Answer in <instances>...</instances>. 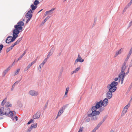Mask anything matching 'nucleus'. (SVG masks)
Segmentation results:
<instances>
[{
  "label": "nucleus",
  "mask_w": 132,
  "mask_h": 132,
  "mask_svg": "<svg viewBox=\"0 0 132 132\" xmlns=\"http://www.w3.org/2000/svg\"><path fill=\"white\" fill-rule=\"evenodd\" d=\"M69 87H67L66 89V90L65 91V94L64 95V96L67 97V94L68 92V91L69 90Z\"/></svg>",
  "instance_id": "aec40b11"
},
{
  "label": "nucleus",
  "mask_w": 132,
  "mask_h": 132,
  "mask_svg": "<svg viewBox=\"0 0 132 132\" xmlns=\"http://www.w3.org/2000/svg\"><path fill=\"white\" fill-rule=\"evenodd\" d=\"M127 9H128L127 8V7H125V8H124V9L123 10V12H125L126 11V10Z\"/></svg>",
  "instance_id": "4d7b16f0"
},
{
  "label": "nucleus",
  "mask_w": 132,
  "mask_h": 132,
  "mask_svg": "<svg viewBox=\"0 0 132 132\" xmlns=\"http://www.w3.org/2000/svg\"><path fill=\"white\" fill-rule=\"evenodd\" d=\"M103 122L102 121H101L97 125L99 127H100V126L102 125V123Z\"/></svg>",
  "instance_id": "f704fd0d"
},
{
  "label": "nucleus",
  "mask_w": 132,
  "mask_h": 132,
  "mask_svg": "<svg viewBox=\"0 0 132 132\" xmlns=\"http://www.w3.org/2000/svg\"><path fill=\"white\" fill-rule=\"evenodd\" d=\"M103 102V105L104 106H106L108 104V100L107 98H105L103 101H102Z\"/></svg>",
  "instance_id": "4468645a"
},
{
  "label": "nucleus",
  "mask_w": 132,
  "mask_h": 132,
  "mask_svg": "<svg viewBox=\"0 0 132 132\" xmlns=\"http://www.w3.org/2000/svg\"><path fill=\"white\" fill-rule=\"evenodd\" d=\"M99 109V112H102L104 110V108L103 107H100Z\"/></svg>",
  "instance_id": "473e14b6"
},
{
  "label": "nucleus",
  "mask_w": 132,
  "mask_h": 132,
  "mask_svg": "<svg viewBox=\"0 0 132 132\" xmlns=\"http://www.w3.org/2000/svg\"><path fill=\"white\" fill-rule=\"evenodd\" d=\"M30 7L31 8L32 10H34L37 8V6H35L33 4H32L31 5Z\"/></svg>",
  "instance_id": "f3484780"
},
{
  "label": "nucleus",
  "mask_w": 132,
  "mask_h": 132,
  "mask_svg": "<svg viewBox=\"0 0 132 132\" xmlns=\"http://www.w3.org/2000/svg\"><path fill=\"white\" fill-rule=\"evenodd\" d=\"M117 82L113 81L110 84H109L107 87L109 90V91L106 93V97L109 99H110L112 96V93L114 92L117 89L116 87L118 85Z\"/></svg>",
  "instance_id": "f257e3e1"
},
{
  "label": "nucleus",
  "mask_w": 132,
  "mask_h": 132,
  "mask_svg": "<svg viewBox=\"0 0 132 132\" xmlns=\"http://www.w3.org/2000/svg\"><path fill=\"white\" fill-rule=\"evenodd\" d=\"M83 128H84L83 127H80L78 131H79L80 132H81L82 131Z\"/></svg>",
  "instance_id": "a19ab883"
},
{
  "label": "nucleus",
  "mask_w": 132,
  "mask_h": 132,
  "mask_svg": "<svg viewBox=\"0 0 132 132\" xmlns=\"http://www.w3.org/2000/svg\"><path fill=\"white\" fill-rule=\"evenodd\" d=\"M32 10L30 9L26 15V16H32Z\"/></svg>",
  "instance_id": "dca6fc26"
},
{
  "label": "nucleus",
  "mask_w": 132,
  "mask_h": 132,
  "mask_svg": "<svg viewBox=\"0 0 132 132\" xmlns=\"http://www.w3.org/2000/svg\"><path fill=\"white\" fill-rule=\"evenodd\" d=\"M3 44H0V53L2 52V50L3 47Z\"/></svg>",
  "instance_id": "c756f323"
},
{
  "label": "nucleus",
  "mask_w": 132,
  "mask_h": 132,
  "mask_svg": "<svg viewBox=\"0 0 132 132\" xmlns=\"http://www.w3.org/2000/svg\"><path fill=\"white\" fill-rule=\"evenodd\" d=\"M129 68H129L128 69V70H127V71L126 73V75L128 74V73H129Z\"/></svg>",
  "instance_id": "6e6d98bb"
},
{
  "label": "nucleus",
  "mask_w": 132,
  "mask_h": 132,
  "mask_svg": "<svg viewBox=\"0 0 132 132\" xmlns=\"http://www.w3.org/2000/svg\"><path fill=\"white\" fill-rule=\"evenodd\" d=\"M5 112V109H4V108L3 107H2L0 109V116L1 114H1L2 112Z\"/></svg>",
  "instance_id": "a211bd4d"
},
{
  "label": "nucleus",
  "mask_w": 132,
  "mask_h": 132,
  "mask_svg": "<svg viewBox=\"0 0 132 132\" xmlns=\"http://www.w3.org/2000/svg\"><path fill=\"white\" fill-rule=\"evenodd\" d=\"M132 66V62H131L130 64L129 65V68H130V67H131Z\"/></svg>",
  "instance_id": "0e129e2a"
},
{
  "label": "nucleus",
  "mask_w": 132,
  "mask_h": 132,
  "mask_svg": "<svg viewBox=\"0 0 132 132\" xmlns=\"http://www.w3.org/2000/svg\"><path fill=\"white\" fill-rule=\"evenodd\" d=\"M92 112L89 114L88 116L89 117H91V119L94 121L96 120L98 118L97 116L100 114V112L97 110H92Z\"/></svg>",
  "instance_id": "7ed1b4c3"
},
{
  "label": "nucleus",
  "mask_w": 132,
  "mask_h": 132,
  "mask_svg": "<svg viewBox=\"0 0 132 132\" xmlns=\"http://www.w3.org/2000/svg\"><path fill=\"white\" fill-rule=\"evenodd\" d=\"M84 61V60L83 59H82V58L80 56V55L79 54L77 59L75 61V64H76L78 62H82Z\"/></svg>",
  "instance_id": "9b49d317"
},
{
  "label": "nucleus",
  "mask_w": 132,
  "mask_h": 132,
  "mask_svg": "<svg viewBox=\"0 0 132 132\" xmlns=\"http://www.w3.org/2000/svg\"><path fill=\"white\" fill-rule=\"evenodd\" d=\"M7 72V70H5L3 71V76H4Z\"/></svg>",
  "instance_id": "72a5a7b5"
},
{
  "label": "nucleus",
  "mask_w": 132,
  "mask_h": 132,
  "mask_svg": "<svg viewBox=\"0 0 132 132\" xmlns=\"http://www.w3.org/2000/svg\"><path fill=\"white\" fill-rule=\"evenodd\" d=\"M17 44H16V43L15 42L14 44H12V45L10 47H11V48H13L14 46Z\"/></svg>",
  "instance_id": "ea45409f"
},
{
  "label": "nucleus",
  "mask_w": 132,
  "mask_h": 132,
  "mask_svg": "<svg viewBox=\"0 0 132 132\" xmlns=\"http://www.w3.org/2000/svg\"><path fill=\"white\" fill-rule=\"evenodd\" d=\"M118 78H116L114 79V80L115 81H117L118 80Z\"/></svg>",
  "instance_id": "774afa93"
},
{
  "label": "nucleus",
  "mask_w": 132,
  "mask_h": 132,
  "mask_svg": "<svg viewBox=\"0 0 132 132\" xmlns=\"http://www.w3.org/2000/svg\"><path fill=\"white\" fill-rule=\"evenodd\" d=\"M107 116L106 115L103 118L102 120V121L103 122H104V121L107 118Z\"/></svg>",
  "instance_id": "2f4dec72"
},
{
  "label": "nucleus",
  "mask_w": 132,
  "mask_h": 132,
  "mask_svg": "<svg viewBox=\"0 0 132 132\" xmlns=\"http://www.w3.org/2000/svg\"><path fill=\"white\" fill-rule=\"evenodd\" d=\"M23 57L21 55L20 57L16 60V62H18Z\"/></svg>",
  "instance_id": "79ce46f5"
},
{
  "label": "nucleus",
  "mask_w": 132,
  "mask_h": 132,
  "mask_svg": "<svg viewBox=\"0 0 132 132\" xmlns=\"http://www.w3.org/2000/svg\"><path fill=\"white\" fill-rule=\"evenodd\" d=\"M15 59L14 61L13 62V63L10 65V66L12 67L13 65H14L15 64Z\"/></svg>",
  "instance_id": "8fccbe9b"
},
{
  "label": "nucleus",
  "mask_w": 132,
  "mask_h": 132,
  "mask_svg": "<svg viewBox=\"0 0 132 132\" xmlns=\"http://www.w3.org/2000/svg\"><path fill=\"white\" fill-rule=\"evenodd\" d=\"M103 103L102 100H101L99 102H97L95 106H93L92 107L91 110H96L103 105Z\"/></svg>",
  "instance_id": "39448f33"
},
{
  "label": "nucleus",
  "mask_w": 132,
  "mask_h": 132,
  "mask_svg": "<svg viewBox=\"0 0 132 132\" xmlns=\"http://www.w3.org/2000/svg\"><path fill=\"white\" fill-rule=\"evenodd\" d=\"M10 110V109L9 108H7L5 109V112H2L1 114H2L6 116L7 115L9 117H13L14 114L13 113V111Z\"/></svg>",
  "instance_id": "20e7f679"
},
{
  "label": "nucleus",
  "mask_w": 132,
  "mask_h": 132,
  "mask_svg": "<svg viewBox=\"0 0 132 132\" xmlns=\"http://www.w3.org/2000/svg\"><path fill=\"white\" fill-rule=\"evenodd\" d=\"M26 50H26L24 52L23 54L21 55L23 57V56H24V55L26 54Z\"/></svg>",
  "instance_id": "864d4df0"
},
{
  "label": "nucleus",
  "mask_w": 132,
  "mask_h": 132,
  "mask_svg": "<svg viewBox=\"0 0 132 132\" xmlns=\"http://www.w3.org/2000/svg\"><path fill=\"white\" fill-rule=\"evenodd\" d=\"M20 70V69H18L16 70V72H15L14 75H17L18 73H19V71Z\"/></svg>",
  "instance_id": "e433bc0d"
},
{
  "label": "nucleus",
  "mask_w": 132,
  "mask_h": 132,
  "mask_svg": "<svg viewBox=\"0 0 132 132\" xmlns=\"http://www.w3.org/2000/svg\"><path fill=\"white\" fill-rule=\"evenodd\" d=\"M131 5V3H129L125 7L128 8Z\"/></svg>",
  "instance_id": "49530a36"
},
{
  "label": "nucleus",
  "mask_w": 132,
  "mask_h": 132,
  "mask_svg": "<svg viewBox=\"0 0 132 132\" xmlns=\"http://www.w3.org/2000/svg\"><path fill=\"white\" fill-rule=\"evenodd\" d=\"M123 50V48H122L120 49L118 51H117L115 54L114 57H116L118 55L121 54L122 53Z\"/></svg>",
  "instance_id": "2eb2a0df"
},
{
  "label": "nucleus",
  "mask_w": 132,
  "mask_h": 132,
  "mask_svg": "<svg viewBox=\"0 0 132 132\" xmlns=\"http://www.w3.org/2000/svg\"><path fill=\"white\" fill-rule=\"evenodd\" d=\"M5 101H4V100H3L1 103V105L3 107L5 104Z\"/></svg>",
  "instance_id": "c9c22d12"
},
{
  "label": "nucleus",
  "mask_w": 132,
  "mask_h": 132,
  "mask_svg": "<svg viewBox=\"0 0 132 132\" xmlns=\"http://www.w3.org/2000/svg\"><path fill=\"white\" fill-rule=\"evenodd\" d=\"M32 129V128L30 127L28 130L27 132H30Z\"/></svg>",
  "instance_id": "58836bf2"
},
{
  "label": "nucleus",
  "mask_w": 132,
  "mask_h": 132,
  "mask_svg": "<svg viewBox=\"0 0 132 132\" xmlns=\"http://www.w3.org/2000/svg\"><path fill=\"white\" fill-rule=\"evenodd\" d=\"M37 126V123H34L31 124V127L32 128V129L33 128H36Z\"/></svg>",
  "instance_id": "6ab92c4d"
},
{
  "label": "nucleus",
  "mask_w": 132,
  "mask_h": 132,
  "mask_svg": "<svg viewBox=\"0 0 132 132\" xmlns=\"http://www.w3.org/2000/svg\"><path fill=\"white\" fill-rule=\"evenodd\" d=\"M11 68V67L10 65L5 70H6L8 72V71Z\"/></svg>",
  "instance_id": "37998d69"
},
{
  "label": "nucleus",
  "mask_w": 132,
  "mask_h": 132,
  "mask_svg": "<svg viewBox=\"0 0 132 132\" xmlns=\"http://www.w3.org/2000/svg\"><path fill=\"white\" fill-rule=\"evenodd\" d=\"M132 25V20L131 21L129 24V27H130L131 25Z\"/></svg>",
  "instance_id": "13d9d810"
},
{
  "label": "nucleus",
  "mask_w": 132,
  "mask_h": 132,
  "mask_svg": "<svg viewBox=\"0 0 132 132\" xmlns=\"http://www.w3.org/2000/svg\"><path fill=\"white\" fill-rule=\"evenodd\" d=\"M36 59L34 61H33L31 62V63L30 64L32 65L33 64H34L35 63H36Z\"/></svg>",
  "instance_id": "09e8293b"
},
{
  "label": "nucleus",
  "mask_w": 132,
  "mask_h": 132,
  "mask_svg": "<svg viewBox=\"0 0 132 132\" xmlns=\"http://www.w3.org/2000/svg\"><path fill=\"white\" fill-rule=\"evenodd\" d=\"M55 9H52L51 10L46 12L44 14L45 16H49L51 15L53 13V11Z\"/></svg>",
  "instance_id": "ddd939ff"
},
{
  "label": "nucleus",
  "mask_w": 132,
  "mask_h": 132,
  "mask_svg": "<svg viewBox=\"0 0 132 132\" xmlns=\"http://www.w3.org/2000/svg\"><path fill=\"white\" fill-rule=\"evenodd\" d=\"M40 112H38L34 115L33 117V118L34 119H38L40 118Z\"/></svg>",
  "instance_id": "f8f14e48"
},
{
  "label": "nucleus",
  "mask_w": 132,
  "mask_h": 132,
  "mask_svg": "<svg viewBox=\"0 0 132 132\" xmlns=\"http://www.w3.org/2000/svg\"><path fill=\"white\" fill-rule=\"evenodd\" d=\"M125 74H121V77L122 78H121V79L122 80H124V79L125 78Z\"/></svg>",
  "instance_id": "393cba45"
},
{
  "label": "nucleus",
  "mask_w": 132,
  "mask_h": 132,
  "mask_svg": "<svg viewBox=\"0 0 132 132\" xmlns=\"http://www.w3.org/2000/svg\"><path fill=\"white\" fill-rule=\"evenodd\" d=\"M11 68V67L10 65L5 70H6L8 72V71Z\"/></svg>",
  "instance_id": "a18cd8bd"
},
{
  "label": "nucleus",
  "mask_w": 132,
  "mask_h": 132,
  "mask_svg": "<svg viewBox=\"0 0 132 132\" xmlns=\"http://www.w3.org/2000/svg\"><path fill=\"white\" fill-rule=\"evenodd\" d=\"M131 5V3H129L125 7L128 8Z\"/></svg>",
  "instance_id": "de8ad7c7"
},
{
  "label": "nucleus",
  "mask_w": 132,
  "mask_h": 132,
  "mask_svg": "<svg viewBox=\"0 0 132 132\" xmlns=\"http://www.w3.org/2000/svg\"><path fill=\"white\" fill-rule=\"evenodd\" d=\"M32 65L30 64L27 67V68L29 69Z\"/></svg>",
  "instance_id": "603ef678"
},
{
  "label": "nucleus",
  "mask_w": 132,
  "mask_h": 132,
  "mask_svg": "<svg viewBox=\"0 0 132 132\" xmlns=\"http://www.w3.org/2000/svg\"><path fill=\"white\" fill-rule=\"evenodd\" d=\"M41 67H42V66L40 65V64L39 65V68H40V72L41 71Z\"/></svg>",
  "instance_id": "e2e57ef3"
},
{
  "label": "nucleus",
  "mask_w": 132,
  "mask_h": 132,
  "mask_svg": "<svg viewBox=\"0 0 132 132\" xmlns=\"http://www.w3.org/2000/svg\"><path fill=\"white\" fill-rule=\"evenodd\" d=\"M47 58H45L44 60V61L43 62V63H45L47 61Z\"/></svg>",
  "instance_id": "3c124183"
},
{
  "label": "nucleus",
  "mask_w": 132,
  "mask_h": 132,
  "mask_svg": "<svg viewBox=\"0 0 132 132\" xmlns=\"http://www.w3.org/2000/svg\"><path fill=\"white\" fill-rule=\"evenodd\" d=\"M24 25V23L22 21H19L17 23V24L15 25L14 27L15 28L13 30V34L18 35L21 31L20 30L22 29V26Z\"/></svg>",
  "instance_id": "f03ea898"
},
{
  "label": "nucleus",
  "mask_w": 132,
  "mask_h": 132,
  "mask_svg": "<svg viewBox=\"0 0 132 132\" xmlns=\"http://www.w3.org/2000/svg\"><path fill=\"white\" fill-rule=\"evenodd\" d=\"M99 127L97 125L94 129L96 130Z\"/></svg>",
  "instance_id": "5fc2aeb1"
},
{
  "label": "nucleus",
  "mask_w": 132,
  "mask_h": 132,
  "mask_svg": "<svg viewBox=\"0 0 132 132\" xmlns=\"http://www.w3.org/2000/svg\"><path fill=\"white\" fill-rule=\"evenodd\" d=\"M67 107L66 105L63 106L62 108H61L59 111L58 114L57 115L56 119L59 116H60L61 114L63 112L64 110Z\"/></svg>",
  "instance_id": "6e6552de"
},
{
  "label": "nucleus",
  "mask_w": 132,
  "mask_h": 132,
  "mask_svg": "<svg viewBox=\"0 0 132 132\" xmlns=\"http://www.w3.org/2000/svg\"><path fill=\"white\" fill-rule=\"evenodd\" d=\"M23 38L22 37H21L20 38H19L18 39L16 42L15 43H16L17 44H19L20 41L22 40Z\"/></svg>",
  "instance_id": "5701e85b"
},
{
  "label": "nucleus",
  "mask_w": 132,
  "mask_h": 132,
  "mask_svg": "<svg viewBox=\"0 0 132 132\" xmlns=\"http://www.w3.org/2000/svg\"><path fill=\"white\" fill-rule=\"evenodd\" d=\"M132 53V51L130 50L129 51V54H129V55H131Z\"/></svg>",
  "instance_id": "052dcab7"
},
{
  "label": "nucleus",
  "mask_w": 132,
  "mask_h": 132,
  "mask_svg": "<svg viewBox=\"0 0 132 132\" xmlns=\"http://www.w3.org/2000/svg\"><path fill=\"white\" fill-rule=\"evenodd\" d=\"M11 68V67L10 65L5 70H6L8 72V71Z\"/></svg>",
  "instance_id": "c03bdc74"
},
{
  "label": "nucleus",
  "mask_w": 132,
  "mask_h": 132,
  "mask_svg": "<svg viewBox=\"0 0 132 132\" xmlns=\"http://www.w3.org/2000/svg\"><path fill=\"white\" fill-rule=\"evenodd\" d=\"M18 82L17 81L15 82L12 85V88L11 89V90H13L14 87L15 86V84L16 83L18 84Z\"/></svg>",
  "instance_id": "bb28decb"
},
{
  "label": "nucleus",
  "mask_w": 132,
  "mask_h": 132,
  "mask_svg": "<svg viewBox=\"0 0 132 132\" xmlns=\"http://www.w3.org/2000/svg\"><path fill=\"white\" fill-rule=\"evenodd\" d=\"M128 107L126 105V106L124 108V109H127H127H128Z\"/></svg>",
  "instance_id": "680f3d73"
},
{
  "label": "nucleus",
  "mask_w": 132,
  "mask_h": 132,
  "mask_svg": "<svg viewBox=\"0 0 132 132\" xmlns=\"http://www.w3.org/2000/svg\"><path fill=\"white\" fill-rule=\"evenodd\" d=\"M15 38L10 36H8L6 39L5 42L7 44H9L13 42L15 39Z\"/></svg>",
  "instance_id": "0eeeda50"
},
{
  "label": "nucleus",
  "mask_w": 132,
  "mask_h": 132,
  "mask_svg": "<svg viewBox=\"0 0 132 132\" xmlns=\"http://www.w3.org/2000/svg\"><path fill=\"white\" fill-rule=\"evenodd\" d=\"M48 104V102H47L46 103V104H45V108H46L47 107V106Z\"/></svg>",
  "instance_id": "69168bd1"
},
{
  "label": "nucleus",
  "mask_w": 132,
  "mask_h": 132,
  "mask_svg": "<svg viewBox=\"0 0 132 132\" xmlns=\"http://www.w3.org/2000/svg\"><path fill=\"white\" fill-rule=\"evenodd\" d=\"M14 118L16 119V121H17L18 120V118L17 116H15Z\"/></svg>",
  "instance_id": "338daca9"
},
{
  "label": "nucleus",
  "mask_w": 132,
  "mask_h": 132,
  "mask_svg": "<svg viewBox=\"0 0 132 132\" xmlns=\"http://www.w3.org/2000/svg\"><path fill=\"white\" fill-rule=\"evenodd\" d=\"M38 94V92L35 91L34 90H31L29 92V94L32 96H37Z\"/></svg>",
  "instance_id": "1a4fd4ad"
},
{
  "label": "nucleus",
  "mask_w": 132,
  "mask_h": 132,
  "mask_svg": "<svg viewBox=\"0 0 132 132\" xmlns=\"http://www.w3.org/2000/svg\"><path fill=\"white\" fill-rule=\"evenodd\" d=\"M6 105L7 107H11L12 106V104L9 102H7L6 103Z\"/></svg>",
  "instance_id": "412c9836"
},
{
  "label": "nucleus",
  "mask_w": 132,
  "mask_h": 132,
  "mask_svg": "<svg viewBox=\"0 0 132 132\" xmlns=\"http://www.w3.org/2000/svg\"><path fill=\"white\" fill-rule=\"evenodd\" d=\"M90 120V119L89 118H86L85 119V121L86 122H89Z\"/></svg>",
  "instance_id": "7c9ffc66"
},
{
  "label": "nucleus",
  "mask_w": 132,
  "mask_h": 132,
  "mask_svg": "<svg viewBox=\"0 0 132 132\" xmlns=\"http://www.w3.org/2000/svg\"><path fill=\"white\" fill-rule=\"evenodd\" d=\"M31 17H29V18H28L29 17H26V18H28L26 22L27 23H28Z\"/></svg>",
  "instance_id": "4c0bfd02"
},
{
  "label": "nucleus",
  "mask_w": 132,
  "mask_h": 132,
  "mask_svg": "<svg viewBox=\"0 0 132 132\" xmlns=\"http://www.w3.org/2000/svg\"><path fill=\"white\" fill-rule=\"evenodd\" d=\"M39 2L38 0H35V1L34 2V5L35 6H37V5L39 4Z\"/></svg>",
  "instance_id": "4be33fe9"
},
{
  "label": "nucleus",
  "mask_w": 132,
  "mask_h": 132,
  "mask_svg": "<svg viewBox=\"0 0 132 132\" xmlns=\"http://www.w3.org/2000/svg\"><path fill=\"white\" fill-rule=\"evenodd\" d=\"M34 121V120L33 119H31L30 120V121H29V122H28L27 123L28 125H29L32 122H33Z\"/></svg>",
  "instance_id": "c85d7f7f"
},
{
  "label": "nucleus",
  "mask_w": 132,
  "mask_h": 132,
  "mask_svg": "<svg viewBox=\"0 0 132 132\" xmlns=\"http://www.w3.org/2000/svg\"><path fill=\"white\" fill-rule=\"evenodd\" d=\"M130 55H129V54H128V55L127 56V57L126 58V59H125V60L124 62H126V63L127 61H128V59H129Z\"/></svg>",
  "instance_id": "a878e982"
},
{
  "label": "nucleus",
  "mask_w": 132,
  "mask_h": 132,
  "mask_svg": "<svg viewBox=\"0 0 132 132\" xmlns=\"http://www.w3.org/2000/svg\"><path fill=\"white\" fill-rule=\"evenodd\" d=\"M12 49V48H11V47L7 48L6 50V52L7 53L9 52Z\"/></svg>",
  "instance_id": "cd10ccee"
},
{
  "label": "nucleus",
  "mask_w": 132,
  "mask_h": 132,
  "mask_svg": "<svg viewBox=\"0 0 132 132\" xmlns=\"http://www.w3.org/2000/svg\"><path fill=\"white\" fill-rule=\"evenodd\" d=\"M126 62H124L121 68V72L119 74L118 76V78L119 80L121 79V77L122 74H125L124 71L126 68Z\"/></svg>",
  "instance_id": "423d86ee"
},
{
  "label": "nucleus",
  "mask_w": 132,
  "mask_h": 132,
  "mask_svg": "<svg viewBox=\"0 0 132 132\" xmlns=\"http://www.w3.org/2000/svg\"><path fill=\"white\" fill-rule=\"evenodd\" d=\"M127 109H125L124 108L123 109L121 114L124 115L127 112Z\"/></svg>",
  "instance_id": "b1692460"
},
{
  "label": "nucleus",
  "mask_w": 132,
  "mask_h": 132,
  "mask_svg": "<svg viewBox=\"0 0 132 132\" xmlns=\"http://www.w3.org/2000/svg\"><path fill=\"white\" fill-rule=\"evenodd\" d=\"M54 46H52V47L51 49L50 52L49 53L48 55H47L46 58L48 59L53 54L54 51Z\"/></svg>",
  "instance_id": "9d476101"
},
{
  "label": "nucleus",
  "mask_w": 132,
  "mask_h": 132,
  "mask_svg": "<svg viewBox=\"0 0 132 132\" xmlns=\"http://www.w3.org/2000/svg\"><path fill=\"white\" fill-rule=\"evenodd\" d=\"M45 22H44V21H43L42 22L41 24V26H43L44 24L45 23Z\"/></svg>",
  "instance_id": "bf43d9fd"
}]
</instances>
